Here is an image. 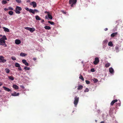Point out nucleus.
I'll list each match as a JSON object with an SVG mask.
<instances>
[{"label":"nucleus","instance_id":"f257e3e1","mask_svg":"<svg viewBox=\"0 0 123 123\" xmlns=\"http://www.w3.org/2000/svg\"><path fill=\"white\" fill-rule=\"evenodd\" d=\"M3 37L0 38V45L4 46V44L6 43L5 40H7V38L5 35L2 36Z\"/></svg>","mask_w":123,"mask_h":123},{"label":"nucleus","instance_id":"f03ea898","mask_svg":"<svg viewBox=\"0 0 123 123\" xmlns=\"http://www.w3.org/2000/svg\"><path fill=\"white\" fill-rule=\"evenodd\" d=\"M79 98L77 96L75 97L74 103L75 107H76L79 101Z\"/></svg>","mask_w":123,"mask_h":123},{"label":"nucleus","instance_id":"7ed1b4c3","mask_svg":"<svg viewBox=\"0 0 123 123\" xmlns=\"http://www.w3.org/2000/svg\"><path fill=\"white\" fill-rule=\"evenodd\" d=\"M22 10V9L21 7L18 6H17L14 11L16 13L19 14L20 13V11L21 10Z\"/></svg>","mask_w":123,"mask_h":123},{"label":"nucleus","instance_id":"20e7f679","mask_svg":"<svg viewBox=\"0 0 123 123\" xmlns=\"http://www.w3.org/2000/svg\"><path fill=\"white\" fill-rule=\"evenodd\" d=\"M77 2V0H69V3L71 5V7L74 6V5Z\"/></svg>","mask_w":123,"mask_h":123},{"label":"nucleus","instance_id":"39448f33","mask_svg":"<svg viewBox=\"0 0 123 123\" xmlns=\"http://www.w3.org/2000/svg\"><path fill=\"white\" fill-rule=\"evenodd\" d=\"M99 59L98 57H96L95 59V61L93 62V63L95 65L97 64L99 62Z\"/></svg>","mask_w":123,"mask_h":123},{"label":"nucleus","instance_id":"423d86ee","mask_svg":"<svg viewBox=\"0 0 123 123\" xmlns=\"http://www.w3.org/2000/svg\"><path fill=\"white\" fill-rule=\"evenodd\" d=\"M31 5H32L33 7H35L37 6V4L36 2L34 1H33L30 3Z\"/></svg>","mask_w":123,"mask_h":123},{"label":"nucleus","instance_id":"0eeeda50","mask_svg":"<svg viewBox=\"0 0 123 123\" xmlns=\"http://www.w3.org/2000/svg\"><path fill=\"white\" fill-rule=\"evenodd\" d=\"M0 60L2 62H4L6 61V60L4 59V57L2 56H0Z\"/></svg>","mask_w":123,"mask_h":123},{"label":"nucleus","instance_id":"6e6552de","mask_svg":"<svg viewBox=\"0 0 123 123\" xmlns=\"http://www.w3.org/2000/svg\"><path fill=\"white\" fill-rule=\"evenodd\" d=\"M23 63L25 65L29 66V64L26 61L25 59H23L22 61Z\"/></svg>","mask_w":123,"mask_h":123},{"label":"nucleus","instance_id":"1a4fd4ad","mask_svg":"<svg viewBox=\"0 0 123 123\" xmlns=\"http://www.w3.org/2000/svg\"><path fill=\"white\" fill-rule=\"evenodd\" d=\"M21 43L19 39H16L15 40V43L16 44H19Z\"/></svg>","mask_w":123,"mask_h":123},{"label":"nucleus","instance_id":"9d476101","mask_svg":"<svg viewBox=\"0 0 123 123\" xmlns=\"http://www.w3.org/2000/svg\"><path fill=\"white\" fill-rule=\"evenodd\" d=\"M3 88H4V90L8 92H10L11 91V90L9 89V88L6 87L4 86H3Z\"/></svg>","mask_w":123,"mask_h":123},{"label":"nucleus","instance_id":"9b49d317","mask_svg":"<svg viewBox=\"0 0 123 123\" xmlns=\"http://www.w3.org/2000/svg\"><path fill=\"white\" fill-rule=\"evenodd\" d=\"M117 99H115L114 100L112 101L111 102V105L112 106L116 102H117Z\"/></svg>","mask_w":123,"mask_h":123},{"label":"nucleus","instance_id":"f8f14e48","mask_svg":"<svg viewBox=\"0 0 123 123\" xmlns=\"http://www.w3.org/2000/svg\"><path fill=\"white\" fill-rule=\"evenodd\" d=\"M19 95V93H17L15 92L12 94V95L13 96H18Z\"/></svg>","mask_w":123,"mask_h":123},{"label":"nucleus","instance_id":"ddd939ff","mask_svg":"<svg viewBox=\"0 0 123 123\" xmlns=\"http://www.w3.org/2000/svg\"><path fill=\"white\" fill-rule=\"evenodd\" d=\"M117 34V32L113 33L111 34V37H113L115 36Z\"/></svg>","mask_w":123,"mask_h":123},{"label":"nucleus","instance_id":"4468645a","mask_svg":"<svg viewBox=\"0 0 123 123\" xmlns=\"http://www.w3.org/2000/svg\"><path fill=\"white\" fill-rule=\"evenodd\" d=\"M109 72L111 73H112L114 72V70L112 68H110L109 69Z\"/></svg>","mask_w":123,"mask_h":123},{"label":"nucleus","instance_id":"2eb2a0df","mask_svg":"<svg viewBox=\"0 0 123 123\" xmlns=\"http://www.w3.org/2000/svg\"><path fill=\"white\" fill-rule=\"evenodd\" d=\"M83 88V86L82 85H80L78 86L77 88V89L79 90H81Z\"/></svg>","mask_w":123,"mask_h":123},{"label":"nucleus","instance_id":"dca6fc26","mask_svg":"<svg viewBox=\"0 0 123 123\" xmlns=\"http://www.w3.org/2000/svg\"><path fill=\"white\" fill-rule=\"evenodd\" d=\"M3 28L4 29L5 31L7 32H9V29L7 28H6L5 27H4Z\"/></svg>","mask_w":123,"mask_h":123},{"label":"nucleus","instance_id":"f3484780","mask_svg":"<svg viewBox=\"0 0 123 123\" xmlns=\"http://www.w3.org/2000/svg\"><path fill=\"white\" fill-rule=\"evenodd\" d=\"M8 78L11 80H13L14 79V77L12 76H8Z\"/></svg>","mask_w":123,"mask_h":123},{"label":"nucleus","instance_id":"a211bd4d","mask_svg":"<svg viewBox=\"0 0 123 123\" xmlns=\"http://www.w3.org/2000/svg\"><path fill=\"white\" fill-rule=\"evenodd\" d=\"M13 87L15 89H18V86L15 84L13 85Z\"/></svg>","mask_w":123,"mask_h":123},{"label":"nucleus","instance_id":"6ab92c4d","mask_svg":"<svg viewBox=\"0 0 123 123\" xmlns=\"http://www.w3.org/2000/svg\"><path fill=\"white\" fill-rule=\"evenodd\" d=\"M29 31H30L31 32H32L35 31V29L34 28H30Z\"/></svg>","mask_w":123,"mask_h":123},{"label":"nucleus","instance_id":"aec40b11","mask_svg":"<svg viewBox=\"0 0 123 123\" xmlns=\"http://www.w3.org/2000/svg\"><path fill=\"white\" fill-rule=\"evenodd\" d=\"M20 55L21 56L24 57L27 54L24 53H21L20 54Z\"/></svg>","mask_w":123,"mask_h":123},{"label":"nucleus","instance_id":"412c9836","mask_svg":"<svg viewBox=\"0 0 123 123\" xmlns=\"http://www.w3.org/2000/svg\"><path fill=\"white\" fill-rule=\"evenodd\" d=\"M35 18L37 20H40L41 19V18L38 15H36L35 16Z\"/></svg>","mask_w":123,"mask_h":123},{"label":"nucleus","instance_id":"4be33fe9","mask_svg":"<svg viewBox=\"0 0 123 123\" xmlns=\"http://www.w3.org/2000/svg\"><path fill=\"white\" fill-rule=\"evenodd\" d=\"M108 45L110 46H112L113 44L111 42H110L108 43Z\"/></svg>","mask_w":123,"mask_h":123},{"label":"nucleus","instance_id":"5701e85b","mask_svg":"<svg viewBox=\"0 0 123 123\" xmlns=\"http://www.w3.org/2000/svg\"><path fill=\"white\" fill-rule=\"evenodd\" d=\"M44 28L46 30H50L51 29V27L50 26H45Z\"/></svg>","mask_w":123,"mask_h":123},{"label":"nucleus","instance_id":"b1692460","mask_svg":"<svg viewBox=\"0 0 123 123\" xmlns=\"http://www.w3.org/2000/svg\"><path fill=\"white\" fill-rule=\"evenodd\" d=\"M15 65L16 67L18 68L20 66V64L18 63H16L15 64Z\"/></svg>","mask_w":123,"mask_h":123},{"label":"nucleus","instance_id":"393cba45","mask_svg":"<svg viewBox=\"0 0 123 123\" xmlns=\"http://www.w3.org/2000/svg\"><path fill=\"white\" fill-rule=\"evenodd\" d=\"M13 13V12L12 11H10L8 12V14L10 15H12Z\"/></svg>","mask_w":123,"mask_h":123},{"label":"nucleus","instance_id":"a878e982","mask_svg":"<svg viewBox=\"0 0 123 123\" xmlns=\"http://www.w3.org/2000/svg\"><path fill=\"white\" fill-rule=\"evenodd\" d=\"M48 18H49L50 19H52V18H53L52 17V15H51L50 14H48Z\"/></svg>","mask_w":123,"mask_h":123},{"label":"nucleus","instance_id":"bb28decb","mask_svg":"<svg viewBox=\"0 0 123 123\" xmlns=\"http://www.w3.org/2000/svg\"><path fill=\"white\" fill-rule=\"evenodd\" d=\"M30 13H31L33 14H34L35 13L34 10H33L32 9H30Z\"/></svg>","mask_w":123,"mask_h":123},{"label":"nucleus","instance_id":"cd10ccee","mask_svg":"<svg viewBox=\"0 0 123 123\" xmlns=\"http://www.w3.org/2000/svg\"><path fill=\"white\" fill-rule=\"evenodd\" d=\"M24 68L25 69V70H29L30 69V68L29 67H27L26 66Z\"/></svg>","mask_w":123,"mask_h":123},{"label":"nucleus","instance_id":"c85d7f7f","mask_svg":"<svg viewBox=\"0 0 123 123\" xmlns=\"http://www.w3.org/2000/svg\"><path fill=\"white\" fill-rule=\"evenodd\" d=\"M5 71L7 73H9L10 72V70L8 68H6L5 69Z\"/></svg>","mask_w":123,"mask_h":123},{"label":"nucleus","instance_id":"c756f323","mask_svg":"<svg viewBox=\"0 0 123 123\" xmlns=\"http://www.w3.org/2000/svg\"><path fill=\"white\" fill-rule=\"evenodd\" d=\"M110 65V64L109 63H106L105 65V66L106 68L109 67Z\"/></svg>","mask_w":123,"mask_h":123},{"label":"nucleus","instance_id":"7c9ffc66","mask_svg":"<svg viewBox=\"0 0 123 123\" xmlns=\"http://www.w3.org/2000/svg\"><path fill=\"white\" fill-rule=\"evenodd\" d=\"M7 2L6 1L4 0H3L2 1V3L3 4H6L7 3Z\"/></svg>","mask_w":123,"mask_h":123},{"label":"nucleus","instance_id":"2f4dec72","mask_svg":"<svg viewBox=\"0 0 123 123\" xmlns=\"http://www.w3.org/2000/svg\"><path fill=\"white\" fill-rule=\"evenodd\" d=\"M93 80L94 81V83H97L98 82V79L95 78H94Z\"/></svg>","mask_w":123,"mask_h":123},{"label":"nucleus","instance_id":"473e14b6","mask_svg":"<svg viewBox=\"0 0 123 123\" xmlns=\"http://www.w3.org/2000/svg\"><path fill=\"white\" fill-rule=\"evenodd\" d=\"M48 23H50L51 25H54L55 24V23L53 22H51L50 21H48Z\"/></svg>","mask_w":123,"mask_h":123},{"label":"nucleus","instance_id":"72a5a7b5","mask_svg":"<svg viewBox=\"0 0 123 123\" xmlns=\"http://www.w3.org/2000/svg\"><path fill=\"white\" fill-rule=\"evenodd\" d=\"M79 78L82 80L83 81H84V79L83 78V77L82 75H80V76L79 77Z\"/></svg>","mask_w":123,"mask_h":123},{"label":"nucleus","instance_id":"f704fd0d","mask_svg":"<svg viewBox=\"0 0 123 123\" xmlns=\"http://www.w3.org/2000/svg\"><path fill=\"white\" fill-rule=\"evenodd\" d=\"M115 49L116 50L117 52H118L119 51V47L118 46H116L115 47Z\"/></svg>","mask_w":123,"mask_h":123},{"label":"nucleus","instance_id":"c9c22d12","mask_svg":"<svg viewBox=\"0 0 123 123\" xmlns=\"http://www.w3.org/2000/svg\"><path fill=\"white\" fill-rule=\"evenodd\" d=\"M11 59L13 60H15L16 59L15 57L14 56H12L11 57Z\"/></svg>","mask_w":123,"mask_h":123},{"label":"nucleus","instance_id":"e433bc0d","mask_svg":"<svg viewBox=\"0 0 123 123\" xmlns=\"http://www.w3.org/2000/svg\"><path fill=\"white\" fill-rule=\"evenodd\" d=\"M86 84H89L90 83V82L88 80H86Z\"/></svg>","mask_w":123,"mask_h":123},{"label":"nucleus","instance_id":"4c0bfd02","mask_svg":"<svg viewBox=\"0 0 123 123\" xmlns=\"http://www.w3.org/2000/svg\"><path fill=\"white\" fill-rule=\"evenodd\" d=\"M25 9L27 11H29L30 12V9H29V8L27 7H26L25 8Z\"/></svg>","mask_w":123,"mask_h":123},{"label":"nucleus","instance_id":"58836bf2","mask_svg":"<svg viewBox=\"0 0 123 123\" xmlns=\"http://www.w3.org/2000/svg\"><path fill=\"white\" fill-rule=\"evenodd\" d=\"M13 9L12 7H8V10H13Z\"/></svg>","mask_w":123,"mask_h":123},{"label":"nucleus","instance_id":"ea45409f","mask_svg":"<svg viewBox=\"0 0 123 123\" xmlns=\"http://www.w3.org/2000/svg\"><path fill=\"white\" fill-rule=\"evenodd\" d=\"M89 91V89L87 88H86L85 89V90H84V91L85 92H88Z\"/></svg>","mask_w":123,"mask_h":123},{"label":"nucleus","instance_id":"a19ab883","mask_svg":"<svg viewBox=\"0 0 123 123\" xmlns=\"http://www.w3.org/2000/svg\"><path fill=\"white\" fill-rule=\"evenodd\" d=\"M34 11L35 13V12L36 13L37 12H39V11L37 10L36 9H35L34 10Z\"/></svg>","mask_w":123,"mask_h":123},{"label":"nucleus","instance_id":"79ce46f5","mask_svg":"<svg viewBox=\"0 0 123 123\" xmlns=\"http://www.w3.org/2000/svg\"><path fill=\"white\" fill-rule=\"evenodd\" d=\"M108 42V41L107 40H105L103 42L105 43H107Z\"/></svg>","mask_w":123,"mask_h":123},{"label":"nucleus","instance_id":"37998d69","mask_svg":"<svg viewBox=\"0 0 123 123\" xmlns=\"http://www.w3.org/2000/svg\"><path fill=\"white\" fill-rule=\"evenodd\" d=\"M16 1L18 3H21V0H16Z\"/></svg>","mask_w":123,"mask_h":123},{"label":"nucleus","instance_id":"c03bdc74","mask_svg":"<svg viewBox=\"0 0 123 123\" xmlns=\"http://www.w3.org/2000/svg\"><path fill=\"white\" fill-rule=\"evenodd\" d=\"M18 69L20 71H21L22 70V68H21V67L20 66H19V67H18Z\"/></svg>","mask_w":123,"mask_h":123},{"label":"nucleus","instance_id":"a18cd8bd","mask_svg":"<svg viewBox=\"0 0 123 123\" xmlns=\"http://www.w3.org/2000/svg\"><path fill=\"white\" fill-rule=\"evenodd\" d=\"M90 71L92 72H94L95 71V70L94 68H92L91 69Z\"/></svg>","mask_w":123,"mask_h":123},{"label":"nucleus","instance_id":"49530a36","mask_svg":"<svg viewBox=\"0 0 123 123\" xmlns=\"http://www.w3.org/2000/svg\"><path fill=\"white\" fill-rule=\"evenodd\" d=\"M44 13H47L48 15V14H50L49 12H47L46 11H45Z\"/></svg>","mask_w":123,"mask_h":123},{"label":"nucleus","instance_id":"de8ad7c7","mask_svg":"<svg viewBox=\"0 0 123 123\" xmlns=\"http://www.w3.org/2000/svg\"><path fill=\"white\" fill-rule=\"evenodd\" d=\"M30 28L28 27H26L25 28V29H26L28 30H29L30 29Z\"/></svg>","mask_w":123,"mask_h":123},{"label":"nucleus","instance_id":"09e8293b","mask_svg":"<svg viewBox=\"0 0 123 123\" xmlns=\"http://www.w3.org/2000/svg\"><path fill=\"white\" fill-rule=\"evenodd\" d=\"M4 9V10L5 11H7L8 10V8L7 9L6 8H5Z\"/></svg>","mask_w":123,"mask_h":123},{"label":"nucleus","instance_id":"8fccbe9b","mask_svg":"<svg viewBox=\"0 0 123 123\" xmlns=\"http://www.w3.org/2000/svg\"><path fill=\"white\" fill-rule=\"evenodd\" d=\"M4 47H6L7 46V45L6 43H5L4 44Z\"/></svg>","mask_w":123,"mask_h":123},{"label":"nucleus","instance_id":"3c124183","mask_svg":"<svg viewBox=\"0 0 123 123\" xmlns=\"http://www.w3.org/2000/svg\"><path fill=\"white\" fill-rule=\"evenodd\" d=\"M116 24L117 25H118L119 24L118 21H117L116 22Z\"/></svg>","mask_w":123,"mask_h":123},{"label":"nucleus","instance_id":"603ef678","mask_svg":"<svg viewBox=\"0 0 123 123\" xmlns=\"http://www.w3.org/2000/svg\"><path fill=\"white\" fill-rule=\"evenodd\" d=\"M44 22V21L43 19H42L41 20V22Z\"/></svg>","mask_w":123,"mask_h":123},{"label":"nucleus","instance_id":"864d4df0","mask_svg":"<svg viewBox=\"0 0 123 123\" xmlns=\"http://www.w3.org/2000/svg\"><path fill=\"white\" fill-rule=\"evenodd\" d=\"M2 84H3L2 82H0V86H1V85H2Z\"/></svg>","mask_w":123,"mask_h":123},{"label":"nucleus","instance_id":"5fc2aeb1","mask_svg":"<svg viewBox=\"0 0 123 123\" xmlns=\"http://www.w3.org/2000/svg\"><path fill=\"white\" fill-rule=\"evenodd\" d=\"M33 59L34 61H36L37 60V58H33Z\"/></svg>","mask_w":123,"mask_h":123},{"label":"nucleus","instance_id":"6e6d98bb","mask_svg":"<svg viewBox=\"0 0 123 123\" xmlns=\"http://www.w3.org/2000/svg\"><path fill=\"white\" fill-rule=\"evenodd\" d=\"M100 123H105V121H101Z\"/></svg>","mask_w":123,"mask_h":123},{"label":"nucleus","instance_id":"4d7b16f0","mask_svg":"<svg viewBox=\"0 0 123 123\" xmlns=\"http://www.w3.org/2000/svg\"><path fill=\"white\" fill-rule=\"evenodd\" d=\"M108 30V29L107 28H106L105 29V31H107Z\"/></svg>","mask_w":123,"mask_h":123},{"label":"nucleus","instance_id":"13d9d810","mask_svg":"<svg viewBox=\"0 0 123 123\" xmlns=\"http://www.w3.org/2000/svg\"><path fill=\"white\" fill-rule=\"evenodd\" d=\"M30 2V1L29 0H27V2Z\"/></svg>","mask_w":123,"mask_h":123},{"label":"nucleus","instance_id":"bf43d9fd","mask_svg":"<svg viewBox=\"0 0 123 123\" xmlns=\"http://www.w3.org/2000/svg\"><path fill=\"white\" fill-rule=\"evenodd\" d=\"M45 18L46 19H48V17L47 16H46L45 17Z\"/></svg>","mask_w":123,"mask_h":123},{"label":"nucleus","instance_id":"052dcab7","mask_svg":"<svg viewBox=\"0 0 123 123\" xmlns=\"http://www.w3.org/2000/svg\"><path fill=\"white\" fill-rule=\"evenodd\" d=\"M118 105L119 106H120V103H118Z\"/></svg>","mask_w":123,"mask_h":123},{"label":"nucleus","instance_id":"680f3d73","mask_svg":"<svg viewBox=\"0 0 123 123\" xmlns=\"http://www.w3.org/2000/svg\"><path fill=\"white\" fill-rule=\"evenodd\" d=\"M2 37V35H0V37Z\"/></svg>","mask_w":123,"mask_h":123},{"label":"nucleus","instance_id":"e2e57ef3","mask_svg":"<svg viewBox=\"0 0 123 123\" xmlns=\"http://www.w3.org/2000/svg\"><path fill=\"white\" fill-rule=\"evenodd\" d=\"M1 25H0V28H1Z\"/></svg>","mask_w":123,"mask_h":123},{"label":"nucleus","instance_id":"0e129e2a","mask_svg":"<svg viewBox=\"0 0 123 123\" xmlns=\"http://www.w3.org/2000/svg\"><path fill=\"white\" fill-rule=\"evenodd\" d=\"M96 122H97V121L96 120Z\"/></svg>","mask_w":123,"mask_h":123}]
</instances>
